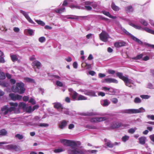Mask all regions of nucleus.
Listing matches in <instances>:
<instances>
[{"instance_id": "nucleus-64", "label": "nucleus", "mask_w": 154, "mask_h": 154, "mask_svg": "<svg viewBox=\"0 0 154 154\" xmlns=\"http://www.w3.org/2000/svg\"><path fill=\"white\" fill-rule=\"evenodd\" d=\"M147 117L149 119H150L152 120H154V115H148Z\"/></svg>"}, {"instance_id": "nucleus-1", "label": "nucleus", "mask_w": 154, "mask_h": 154, "mask_svg": "<svg viewBox=\"0 0 154 154\" xmlns=\"http://www.w3.org/2000/svg\"><path fill=\"white\" fill-rule=\"evenodd\" d=\"M61 142L64 145L70 146L67 152L68 154H85V151L77 148V145L76 142L66 139H62Z\"/></svg>"}, {"instance_id": "nucleus-44", "label": "nucleus", "mask_w": 154, "mask_h": 154, "mask_svg": "<svg viewBox=\"0 0 154 154\" xmlns=\"http://www.w3.org/2000/svg\"><path fill=\"white\" fill-rule=\"evenodd\" d=\"M15 137L18 138L19 140H21L23 138V136L22 135L17 134L15 135Z\"/></svg>"}, {"instance_id": "nucleus-7", "label": "nucleus", "mask_w": 154, "mask_h": 154, "mask_svg": "<svg viewBox=\"0 0 154 154\" xmlns=\"http://www.w3.org/2000/svg\"><path fill=\"white\" fill-rule=\"evenodd\" d=\"M100 39L104 42H106L109 36L108 34L105 31H102L101 33L99 35Z\"/></svg>"}, {"instance_id": "nucleus-4", "label": "nucleus", "mask_w": 154, "mask_h": 154, "mask_svg": "<svg viewBox=\"0 0 154 154\" xmlns=\"http://www.w3.org/2000/svg\"><path fill=\"white\" fill-rule=\"evenodd\" d=\"M119 28L125 34L130 36L133 40L138 43L140 44H142V42L140 39H138L136 37H135L133 35L131 34L128 32L125 29L123 28L121 25H119Z\"/></svg>"}, {"instance_id": "nucleus-50", "label": "nucleus", "mask_w": 154, "mask_h": 154, "mask_svg": "<svg viewBox=\"0 0 154 154\" xmlns=\"http://www.w3.org/2000/svg\"><path fill=\"white\" fill-rule=\"evenodd\" d=\"M38 41L40 42L43 43L45 41V38L44 37H41L39 38Z\"/></svg>"}, {"instance_id": "nucleus-46", "label": "nucleus", "mask_w": 154, "mask_h": 154, "mask_svg": "<svg viewBox=\"0 0 154 154\" xmlns=\"http://www.w3.org/2000/svg\"><path fill=\"white\" fill-rule=\"evenodd\" d=\"M86 127L89 129H96L97 128V127L94 125H88Z\"/></svg>"}, {"instance_id": "nucleus-51", "label": "nucleus", "mask_w": 154, "mask_h": 154, "mask_svg": "<svg viewBox=\"0 0 154 154\" xmlns=\"http://www.w3.org/2000/svg\"><path fill=\"white\" fill-rule=\"evenodd\" d=\"M136 129L137 128H131L128 130V132L131 134H133L135 132Z\"/></svg>"}, {"instance_id": "nucleus-33", "label": "nucleus", "mask_w": 154, "mask_h": 154, "mask_svg": "<svg viewBox=\"0 0 154 154\" xmlns=\"http://www.w3.org/2000/svg\"><path fill=\"white\" fill-rule=\"evenodd\" d=\"M111 7L112 9L115 11H118L119 9V7L116 6L113 2L112 3Z\"/></svg>"}, {"instance_id": "nucleus-17", "label": "nucleus", "mask_w": 154, "mask_h": 154, "mask_svg": "<svg viewBox=\"0 0 154 154\" xmlns=\"http://www.w3.org/2000/svg\"><path fill=\"white\" fill-rule=\"evenodd\" d=\"M67 122L65 120H62L60 122L58 125V127L61 129L64 128L67 125Z\"/></svg>"}, {"instance_id": "nucleus-42", "label": "nucleus", "mask_w": 154, "mask_h": 154, "mask_svg": "<svg viewBox=\"0 0 154 154\" xmlns=\"http://www.w3.org/2000/svg\"><path fill=\"white\" fill-rule=\"evenodd\" d=\"M143 56V54H140L137 55L136 57L133 58L132 59L134 60H140L142 57Z\"/></svg>"}, {"instance_id": "nucleus-45", "label": "nucleus", "mask_w": 154, "mask_h": 154, "mask_svg": "<svg viewBox=\"0 0 154 154\" xmlns=\"http://www.w3.org/2000/svg\"><path fill=\"white\" fill-rule=\"evenodd\" d=\"M137 113L143 112L145 111V109L143 107H141L138 109H136Z\"/></svg>"}, {"instance_id": "nucleus-37", "label": "nucleus", "mask_w": 154, "mask_h": 154, "mask_svg": "<svg viewBox=\"0 0 154 154\" xmlns=\"http://www.w3.org/2000/svg\"><path fill=\"white\" fill-rule=\"evenodd\" d=\"M7 131L5 129H3L0 131V135H5L7 134Z\"/></svg>"}, {"instance_id": "nucleus-13", "label": "nucleus", "mask_w": 154, "mask_h": 154, "mask_svg": "<svg viewBox=\"0 0 154 154\" xmlns=\"http://www.w3.org/2000/svg\"><path fill=\"white\" fill-rule=\"evenodd\" d=\"M11 112L10 110L9 107L8 106H4L1 109V114L3 115H5L9 112Z\"/></svg>"}, {"instance_id": "nucleus-20", "label": "nucleus", "mask_w": 154, "mask_h": 154, "mask_svg": "<svg viewBox=\"0 0 154 154\" xmlns=\"http://www.w3.org/2000/svg\"><path fill=\"white\" fill-rule=\"evenodd\" d=\"M137 111L136 109H129L125 110V112L130 114L137 113Z\"/></svg>"}, {"instance_id": "nucleus-11", "label": "nucleus", "mask_w": 154, "mask_h": 154, "mask_svg": "<svg viewBox=\"0 0 154 154\" xmlns=\"http://www.w3.org/2000/svg\"><path fill=\"white\" fill-rule=\"evenodd\" d=\"M107 119L106 117H103L93 118L91 119V122L92 123H96L103 121Z\"/></svg>"}, {"instance_id": "nucleus-8", "label": "nucleus", "mask_w": 154, "mask_h": 154, "mask_svg": "<svg viewBox=\"0 0 154 154\" xmlns=\"http://www.w3.org/2000/svg\"><path fill=\"white\" fill-rule=\"evenodd\" d=\"M101 82L103 83H113L117 84L118 83V82L116 79L109 78L104 79L102 80Z\"/></svg>"}, {"instance_id": "nucleus-27", "label": "nucleus", "mask_w": 154, "mask_h": 154, "mask_svg": "<svg viewBox=\"0 0 154 154\" xmlns=\"http://www.w3.org/2000/svg\"><path fill=\"white\" fill-rule=\"evenodd\" d=\"M32 65L34 66H36L37 68H39L41 65V63L38 61L35 60L32 63Z\"/></svg>"}, {"instance_id": "nucleus-18", "label": "nucleus", "mask_w": 154, "mask_h": 154, "mask_svg": "<svg viewBox=\"0 0 154 154\" xmlns=\"http://www.w3.org/2000/svg\"><path fill=\"white\" fill-rule=\"evenodd\" d=\"M125 43L122 41H120L118 42H116L114 44V46L116 47L119 48L122 46L125 45Z\"/></svg>"}, {"instance_id": "nucleus-56", "label": "nucleus", "mask_w": 154, "mask_h": 154, "mask_svg": "<svg viewBox=\"0 0 154 154\" xmlns=\"http://www.w3.org/2000/svg\"><path fill=\"white\" fill-rule=\"evenodd\" d=\"M38 125L40 127H47L48 126V125L47 123H40Z\"/></svg>"}, {"instance_id": "nucleus-24", "label": "nucleus", "mask_w": 154, "mask_h": 154, "mask_svg": "<svg viewBox=\"0 0 154 154\" xmlns=\"http://www.w3.org/2000/svg\"><path fill=\"white\" fill-rule=\"evenodd\" d=\"M102 13L104 15L108 16L110 18L112 19H115L116 18V16H112L108 12L106 11H103L102 12Z\"/></svg>"}, {"instance_id": "nucleus-60", "label": "nucleus", "mask_w": 154, "mask_h": 154, "mask_svg": "<svg viewBox=\"0 0 154 154\" xmlns=\"http://www.w3.org/2000/svg\"><path fill=\"white\" fill-rule=\"evenodd\" d=\"M101 89L106 91H108V90H109L110 89V88H108L106 87H103Z\"/></svg>"}, {"instance_id": "nucleus-39", "label": "nucleus", "mask_w": 154, "mask_h": 154, "mask_svg": "<svg viewBox=\"0 0 154 154\" xmlns=\"http://www.w3.org/2000/svg\"><path fill=\"white\" fill-rule=\"evenodd\" d=\"M129 138V136L127 135H125L123 136L122 138V140L124 142H125L128 140Z\"/></svg>"}, {"instance_id": "nucleus-9", "label": "nucleus", "mask_w": 154, "mask_h": 154, "mask_svg": "<svg viewBox=\"0 0 154 154\" xmlns=\"http://www.w3.org/2000/svg\"><path fill=\"white\" fill-rule=\"evenodd\" d=\"M80 91L82 92H84V94L85 95L90 96L94 97L96 96L95 95V92L92 90L88 91L86 90L81 89L80 90Z\"/></svg>"}, {"instance_id": "nucleus-53", "label": "nucleus", "mask_w": 154, "mask_h": 154, "mask_svg": "<svg viewBox=\"0 0 154 154\" xmlns=\"http://www.w3.org/2000/svg\"><path fill=\"white\" fill-rule=\"evenodd\" d=\"M64 150H63L62 148H60L58 149H55L54 150V152L55 153L60 152H61L64 151Z\"/></svg>"}, {"instance_id": "nucleus-62", "label": "nucleus", "mask_w": 154, "mask_h": 154, "mask_svg": "<svg viewBox=\"0 0 154 154\" xmlns=\"http://www.w3.org/2000/svg\"><path fill=\"white\" fill-rule=\"evenodd\" d=\"M111 101L112 103L115 104L116 103L118 102V99L116 98H112V99Z\"/></svg>"}, {"instance_id": "nucleus-19", "label": "nucleus", "mask_w": 154, "mask_h": 154, "mask_svg": "<svg viewBox=\"0 0 154 154\" xmlns=\"http://www.w3.org/2000/svg\"><path fill=\"white\" fill-rule=\"evenodd\" d=\"M24 33L26 35L28 34L30 35H32L34 34V31L31 29H26L24 30Z\"/></svg>"}, {"instance_id": "nucleus-41", "label": "nucleus", "mask_w": 154, "mask_h": 154, "mask_svg": "<svg viewBox=\"0 0 154 154\" xmlns=\"http://www.w3.org/2000/svg\"><path fill=\"white\" fill-rule=\"evenodd\" d=\"M62 111H63L64 113L66 115H70L69 112V109H63L62 108Z\"/></svg>"}, {"instance_id": "nucleus-12", "label": "nucleus", "mask_w": 154, "mask_h": 154, "mask_svg": "<svg viewBox=\"0 0 154 154\" xmlns=\"http://www.w3.org/2000/svg\"><path fill=\"white\" fill-rule=\"evenodd\" d=\"M20 12L24 15V16L30 23L32 24H35V23L29 16L28 13L25 12L24 11L21 10H20Z\"/></svg>"}, {"instance_id": "nucleus-55", "label": "nucleus", "mask_w": 154, "mask_h": 154, "mask_svg": "<svg viewBox=\"0 0 154 154\" xmlns=\"http://www.w3.org/2000/svg\"><path fill=\"white\" fill-rule=\"evenodd\" d=\"M25 80L27 82H34V80L33 79L29 78H25Z\"/></svg>"}, {"instance_id": "nucleus-29", "label": "nucleus", "mask_w": 154, "mask_h": 154, "mask_svg": "<svg viewBox=\"0 0 154 154\" xmlns=\"http://www.w3.org/2000/svg\"><path fill=\"white\" fill-rule=\"evenodd\" d=\"M54 107L57 109L63 108L61 104L59 103H53Z\"/></svg>"}, {"instance_id": "nucleus-57", "label": "nucleus", "mask_w": 154, "mask_h": 154, "mask_svg": "<svg viewBox=\"0 0 154 154\" xmlns=\"http://www.w3.org/2000/svg\"><path fill=\"white\" fill-rule=\"evenodd\" d=\"M29 102L32 104H35L36 103L35 99L32 98H31L30 99Z\"/></svg>"}, {"instance_id": "nucleus-21", "label": "nucleus", "mask_w": 154, "mask_h": 154, "mask_svg": "<svg viewBox=\"0 0 154 154\" xmlns=\"http://www.w3.org/2000/svg\"><path fill=\"white\" fill-rule=\"evenodd\" d=\"M110 103V101L107 99L102 100L101 101V104L104 106H108Z\"/></svg>"}, {"instance_id": "nucleus-52", "label": "nucleus", "mask_w": 154, "mask_h": 154, "mask_svg": "<svg viewBox=\"0 0 154 154\" xmlns=\"http://www.w3.org/2000/svg\"><path fill=\"white\" fill-rule=\"evenodd\" d=\"M26 111L28 112H30L32 111V107L31 106H29V107H26Z\"/></svg>"}, {"instance_id": "nucleus-23", "label": "nucleus", "mask_w": 154, "mask_h": 154, "mask_svg": "<svg viewBox=\"0 0 154 154\" xmlns=\"http://www.w3.org/2000/svg\"><path fill=\"white\" fill-rule=\"evenodd\" d=\"M91 4V2H85V9L88 11H91V10L92 8L90 6H87V5H90Z\"/></svg>"}, {"instance_id": "nucleus-35", "label": "nucleus", "mask_w": 154, "mask_h": 154, "mask_svg": "<svg viewBox=\"0 0 154 154\" xmlns=\"http://www.w3.org/2000/svg\"><path fill=\"white\" fill-rule=\"evenodd\" d=\"M125 10L127 13H129L133 11V9L131 6H129L125 8Z\"/></svg>"}, {"instance_id": "nucleus-15", "label": "nucleus", "mask_w": 154, "mask_h": 154, "mask_svg": "<svg viewBox=\"0 0 154 154\" xmlns=\"http://www.w3.org/2000/svg\"><path fill=\"white\" fill-rule=\"evenodd\" d=\"M128 126V125L122 124L119 122H114L111 126V127L112 128H118L122 126L124 127H127Z\"/></svg>"}, {"instance_id": "nucleus-6", "label": "nucleus", "mask_w": 154, "mask_h": 154, "mask_svg": "<svg viewBox=\"0 0 154 154\" xmlns=\"http://www.w3.org/2000/svg\"><path fill=\"white\" fill-rule=\"evenodd\" d=\"M9 104L11 106L9 107L10 110L11 112L14 111L15 113H19V109L18 108V104L17 103L10 102Z\"/></svg>"}, {"instance_id": "nucleus-38", "label": "nucleus", "mask_w": 154, "mask_h": 154, "mask_svg": "<svg viewBox=\"0 0 154 154\" xmlns=\"http://www.w3.org/2000/svg\"><path fill=\"white\" fill-rule=\"evenodd\" d=\"M6 76L4 73L0 72V80H3L5 79Z\"/></svg>"}, {"instance_id": "nucleus-47", "label": "nucleus", "mask_w": 154, "mask_h": 154, "mask_svg": "<svg viewBox=\"0 0 154 154\" xmlns=\"http://www.w3.org/2000/svg\"><path fill=\"white\" fill-rule=\"evenodd\" d=\"M72 2V0H65L63 4V5L64 6H66L68 3H70Z\"/></svg>"}, {"instance_id": "nucleus-36", "label": "nucleus", "mask_w": 154, "mask_h": 154, "mask_svg": "<svg viewBox=\"0 0 154 154\" xmlns=\"http://www.w3.org/2000/svg\"><path fill=\"white\" fill-rule=\"evenodd\" d=\"M87 99V98L84 96L80 95L78 96V97L77 99L78 100H85Z\"/></svg>"}, {"instance_id": "nucleus-2", "label": "nucleus", "mask_w": 154, "mask_h": 154, "mask_svg": "<svg viewBox=\"0 0 154 154\" xmlns=\"http://www.w3.org/2000/svg\"><path fill=\"white\" fill-rule=\"evenodd\" d=\"M12 91L13 92L17 93L20 94L24 93L26 90L24 88V85L22 82L17 83L16 86H13L11 88Z\"/></svg>"}, {"instance_id": "nucleus-58", "label": "nucleus", "mask_w": 154, "mask_h": 154, "mask_svg": "<svg viewBox=\"0 0 154 154\" xmlns=\"http://www.w3.org/2000/svg\"><path fill=\"white\" fill-rule=\"evenodd\" d=\"M56 85L57 86L60 87H62L63 86V84L62 83L59 81H57L56 82Z\"/></svg>"}, {"instance_id": "nucleus-59", "label": "nucleus", "mask_w": 154, "mask_h": 154, "mask_svg": "<svg viewBox=\"0 0 154 154\" xmlns=\"http://www.w3.org/2000/svg\"><path fill=\"white\" fill-rule=\"evenodd\" d=\"M115 71L113 70L109 69L108 70V72L109 74H113L115 73Z\"/></svg>"}, {"instance_id": "nucleus-28", "label": "nucleus", "mask_w": 154, "mask_h": 154, "mask_svg": "<svg viewBox=\"0 0 154 154\" xmlns=\"http://www.w3.org/2000/svg\"><path fill=\"white\" fill-rule=\"evenodd\" d=\"M10 57H11L12 60L14 62L17 61L19 58V56L17 55L12 54L10 55Z\"/></svg>"}, {"instance_id": "nucleus-32", "label": "nucleus", "mask_w": 154, "mask_h": 154, "mask_svg": "<svg viewBox=\"0 0 154 154\" xmlns=\"http://www.w3.org/2000/svg\"><path fill=\"white\" fill-rule=\"evenodd\" d=\"M69 7L72 9L76 8L77 9H82V7L77 5H71Z\"/></svg>"}, {"instance_id": "nucleus-54", "label": "nucleus", "mask_w": 154, "mask_h": 154, "mask_svg": "<svg viewBox=\"0 0 154 154\" xmlns=\"http://www.w3.org/2000/svg\"><path fill=\"white\" fill-rule=\"evenodd\" d=\"M134 102L135 103H140L141 102V100L139 98L137 97L134 99Z\"/></svg>"}, {"instance_id": "nucleus-48", "label": "nucleus", "mask_w": 154, "mask_h": 154, "mask_svg": "<svg viewBox=\"0 0 154 154\" xmlns=\"http://www.w3.org/2000/svg\"><path fill=\"white\" fill-rule=\"evenodd\" d=\"M92 6L94 8L98 9L99 8V6L98 5L97 3H94L92 4Z\"/></svg>"}, {"instance_id": "nucleus-49", "label": "nucleus", "mask_w": 154, "mask_h": 154, "mask_svg": "<svg viewBox=\"0 0 154 154\" xmlns=\"http://www.w3.org/2000/svg\"><path fill=\"white\" fill-rule=\"evenodd\" d=\"M140 97L142 99H148L150 97V96H149L147 95H140Z\"/></svg>"}, {"instance_id": "nucleus-34", "label": "nucleus", "mask_w": 154, "mask_h": 154, "mask_svg": "<svg viewBox=\"0 0 154 154\" xmlns=\"http://www.w3.org/2000/svg\"><path fill=\"white\" fill-rule=\"evenodd\" d=\"M140 22L144 26H146L148 25V22L143 19H140Z\"/></svg>"}, {"instance_id": "nucleus-43", "label": "nucleus", "mask_w": 154, "mask_h": 154, "mask_svg": "<svg viewBox=\"0 0 154 154\" xmlns=\"http://www.w3.org/2000/svg\"><path fill=\"white\" fill-rule=\"evenodd\" d=\"M35 21L38 24L42 26H44L45 24V23L44 22H43V21H42L41 20H35Z\"/></svg>"}, {"instance_id": "nucleus-14", "label": "nucleus", "mask_w": 154, "mask_h": 154, "mask_svg": "<svg viewBox=\"0 0 154 154\" xmlns=\"http://www.w3.org/2000/svg\"><path fill=\"white\" fill-rule=\"evenodd\" d=\"M69 91L70 92L69 94L72 98L74 100H76L78 94L75 91H74L72 88L69 89Z\"/></svg>"}, {"instance_id": "nucleus-31", "label": "nucleus", "mask_w": 154, "mask_h": 154, "mask_svg": "<svg viewBox=\"0 0 154 154\" xmlns=\"http://www.w3.org/2000/svg\"><path fill=\"white\" fill-rule=\"evenodd\" d=\"M18 107L19 109L20 108L25 109L26 107V104L24 102H20L18 105Z\"/></svg>"}, {"instance_id": "nucleus-25", "label": "nucleus", "mask_w": 154, "mask_h": 154, "mask_svg": "<svg viewBox=\"0 0 154 154\" xmlns=\"http://www.w3.org/2000/svg\"><path fill=\"white\" fill-rule=\"evenodd\" d=\"M81 150H84L85 151V154H96L97 151L96 150H89L87 151H86L85 150L83 149H81Z\"/></svg>"}, {"instance_id": "nucleus-16", "label": "nucleus", "mask_w": 154, "mask_h": 154, "mask_svg": "<svg viewBox=\"0 0 154 154\" xmlns=\"http://www.w3.org/2000/svg\"><path fill=\"white\" fill-rule=\"evenodd\" d=\"M86 16H80L79 17H78L77 16H75L73 15H70L68 16H63V18H66L68 19H78L79 18H84L86 17Z\"/></svg>"}, {"instance_id": "nucleus-26", "label": "nucleus", "mask_w": 154, "mask_h": 154, "mask_svg": "<svg viewBox=\"0 0 154 154\" xmlns=\"http://www.w3.org/2000/svg\"><path fill=\"white\" fill-rule=\"evenodd\" d=\"M105 140L106 142L105 144L107 146L110 148H112L113 147L114 145L110 140Z\"/></svg>"}, {"instance_id": "nucleus-63", "label": "nucleus", "mask_w": 154, "mask_h": 154, "mask_svg": "<svg viewBox=\"0 0 154 154\" xmlns=\"http://www.w3.org/2000/svg\"><path fill=\"white\" fill-rule=\"evenodd\" d=\"M109 92H108V94H112V93H114V90L113 89L110 88L109 90H108Z\"/></svg>"}, {"instance_id": "nucleus-61", "label": "nucleus", "mask_w": 154, "mask_h": 154, "mask_svg": "<svg viewBox=\"0 0 154 154\" xmlns=\"http://www.w3.org/2000/svg\"><path fill=\"white\" fill-rule=\"evenodd\" d=\"M5 62V60L4 58V56L0 57V63H4Z\"/></svg>"}, {"instance_id": "nucleus-3", "label": "nucleus", "mask_w": 154, "mask_h": 154, "mask_svg": "<svg viewBox=\"0 0 154 154\" xmlns=\"http://www.w3.org/2000/svg\"><path fill=\"white\" fill-rule=\"evenodd\" d=\"M116 75L120 79L124 81L126 86L129 87H132L131 85L133 84V82L132 80L129 79L127 77L124 76L122 73L121 72H118L116 73Z\"/></svg>"}, {"instance_id": "nucleus-40", "label": "nucleus", "mask_w": 154, "mask_h": 154, "mask_svg": "<svg viewBox=\"0 0 154 154\" xmlns=\"http://www.w3.org/2000/svg\"><path fill=\"white\" fill-rule=\"evenodd\" d=\"M17 147L16 146H14L12 145H9L7 146V148L8 149H15Z\"/></svg>"}, {"instance_id": "nucleus-30", "label": "nucleus", "mask_w": 154, "mask_h": 154, "mask_svg": "<svg viewBox=\"0 0 154 154\" xmlns=\"http://www.w3.org/2000/svg\"><path fill=\"white\" fill-rule=\"evenodd\" d=\"M65 10V8H63L60 9L56 8L54 10V11L56 13L60 14L64 11Z\"/></svg>"}, {"instance_id": "nucleus-5", "label": "nucleus", "mask_w": 154, "mask_h": 154, "mask_svg": "<svg viewBox=\"0 0 154 154\" xmlns=\"http://www.w3.org/2000/svg\"><path fill=\"white\" fill-rule=\"evenodd\" d=\"M129 25L134 28L138 29H143L147 32L154 35V30L150 29L148 27H146L143 28L141 26L139 25H135L132 23H129Z\"/></svg>"}, {"instance_id": "nucleus-22", "label": "nucleus", "mask_w": 154, "mask_h": 154, "mask_svg": "<svg viewBox=\"0 0 154 154\" xmlns=\"http://www.w3.org/2000/svg\"><path fill=\"white\" fill-rule=\"evenodd\" d=\"M146 138L144 137H141L139 138V143L142 145L145 144Z\"/></svg>"}, {"instance_id": "nucleus-10", "label": "nucleus", "mask_w": 154, "mask_h": 154, "mask_svg": "<svg viewBox=\"0 0 154 154\" xmlns=\"http://www.w3.org/2000/svg\"><path fill=\"white\" fill-rule=\"evenodd\" d=\"M9 96L12 100L14 101L16 100H20L22 98L21 96L14 93L9 94Z\"/></svg>"}]
</instances>
